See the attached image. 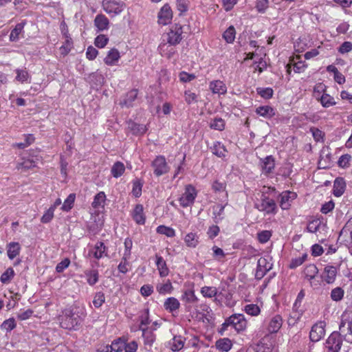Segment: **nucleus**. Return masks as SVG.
<instances>
[{
    "mask_svg": "<svg viewBox=\"0 0 352 352\" xmlns=\"http://www.w3.org/2000/svg\"><path fill=\"white\" fill-rule=\"evenodd\" d=\"M201 294L206 298L214 297L217 294V289L214 287H203L201 289Z\"/></svg>",
    "mask_w": 352,
    "mask_h": 352,
    "instance_id": "45",
    "label": "nucleus"
},
{
    "mask_svg": "<svg viewBox=\"0 0 352 352\" xmlns=\"http://www.w3.org/2000/svg\"><path fill=\"white\" fill-rule=\"evenodd\" d=\"M210 89L213 94H224L227 91L226 85L221 80L212 81L210 83Z\"/></svg>",
    "mask_w": 352,
    "mask_h": 352,
    "instance_id": "21",
    "label": "nucleus"
},
{
    "mask_svg": "<svg viewBox=\"0 0 352 352\" xmlns=\"http://www.w3.org/2000/svg\"><path fill=\"white\" fill-rule=\"evenodd\" d=\"M182 300L186 303L190 304L196 303L198 301V298L195 296L194 290L190 289L184 291L182 296Z\"/></svg>",
    "mask_w": 352,
    "mask_h": 352,
    "instance_id": "30",
    "label": "nucleus"
},
{
    "mask_svg": "<svg viewBox=\"0 0 352 352\" xmlns=\"http://www.w3.org/2000/svg\"><path fill=\"white\" fill-rule=\"evenodd\" d=\"M229 327L239 333L245 329L247 321L243 314H234L225 320L219 332L222 333V331L227 330Z\"/></svg>",
    "mask_w": 352,
    "mask_h": 352,
    "instance_id": "2",
    "label": "nucleus"
},
{
    "mask_svg": "<svg viewBox=\"0 0 352 352\" xmlns=\"http://www.w3.org/2000/svg\"><path fill=\"white\" fill-rule=\"evenodd\" d=\"M2 329L10 331L16 327L15 320L13 318H10L6 320L1 325Z\"/></svg>",
    "mask_w": 352,
    "mask_h": 352,
    "instance_id": "57",
    "label": "nucleus"
},
{
    "mask_svg": "<svg viewBox=\"0 0 352 352\" xmlns=\"http://www.w3.org/2000/svg\"><path fill=\"white\" fill-rule=\"evenodd\" d=\"M113 351L121 352L124 350L125 346V341L121 338H118L112 342L110 345Z\"/></svg>",
    "mask_w": 352,
    "mask_h": 352,
    "instance_id": "50",
    "label": "nucleus"
},
{
    "mask_svg": "<svg viewBox=\"0 0 352 352\" xmlns=\"http://www.w3.org/2000/svg\"><path fill=\"white\" fill-rule=\"evenodd\" d=\"M54 210L53 208H50L42 216L41 221L43 223H47L51 221L54 217Z\"/></svg>",
    "mask_w": 352,
    "mask_h": 352,
    "instance_id": "61",
    "label": "nucleus"
},
{
    "mask_svg": "<svg viewBox=\"0 0 352 352\" xmlns=\"http://www.w3.org/2000/svg\"><path fill=\"white\" fill-rule=\"evenodd\" d=\"M296 193L290 191L283 192L280 195V206L283 210H287L291 202L296 198Z\"/></svg>",
    "mask_w": 352,
    "mask_h": 352,
    "instance_id": "13",
    "label": "nucleus"
},
{
    "mask_svg": "<svg viewBox=\"0 0 352 352\" xmlns=\"http://www.w3.org/2000/svg\"><path fill=\"white\" fill-rule=\"evenodd\" d=\"M352 50V43L350 41H344L338 48V52L340 54H346Z\"/></svg>",
    "mask_w": 352,
    "mask_h": 352,
    "instance_id": "64",
    "label": "nucleus"
},
{
    "mask_svg": "<svg viewBox=\"0 0 352 352\" xmlns=\"http://www.w3.org/2000/svg\"><path fill=\"white\" fill-rule=\"evenodd\" d=\"M282 324L283 320L281 316L276 315L271 319L267 329L271 333H276L281 327Z\"/></svg>",
    "mask_w": 352,
    "mask_h": 352,
    "instance_id": "20",
    "label": "nucleus"
},
{
    "mask_svg": "<svg viewBox=\"0 0 352 352\" xmlns=\"http://www.w3.org/2000/svg\"><path fill=\"white\" fill-rule=\"evenodd\" d=\"M351 160V156L349 154L342 155L338 160V166L342 168H347L349 166V162Z\"/></svg>",
    "mask_w": 352,
    "mask_h": 352,
    "instance_id": "60",
    "label": "nucleus"
},
{
    "mask_svg": "<svg viewBox=\"0 0 352 352\" xmlns=\"http://www.w3.org/2000/svg\"><path fill=\"white\" fill-rule=\"evenodd\" d=\"M106 200V195L104 192H99L96 195L94 199V201L91 205L94 208H98L99 207H103L104 201Z\"/></svg>",
    "mask_w": 352,
    "mask_h": 352,
    "instance_id": "36",
    "label": "nucleus"
},
{
    "mask_svg": "<svg viewBox=\"0 0 352 352\" xmlns=\"http://www.w3.org/2000/svg\"><path fill=\"white\" fill-rule=\"evenodd\" d=\"M132 217L139 225H144L146 221V217L144 213V207L142 204L135 205L133 212Z\"/></svg>",
    "mask_w": 352,
    "mask_h": 352,
    "instance_id": "14",
    "label": "nucleus"
},
{
    "mask_svg": "<svg viewBox=\"0 0 352 352\" xmlns=\"http://www.w3.org/2000/svg\"><path fill=\"white\" fill-rule=\"evenodd\" d=\"M342 344V340L337 332L332 333L326 341V346L329 352H338L341 349Z\"/></svg>",
    "mask_w": 352,
    "mask_h": 352,
    "instance_id": "9",
    "label": "nucleus"
},
{
    "mask_svg": "<svg viewBox=\"0 0 352 352\" xmlns=\"http://www.w3.org/2000/svg\"><path fill=\"white\" fill-rule=\"evenodd\" d=\"M129 129L135 135H142L144 134L147 130L144 124H140L134 122H129L128 124Z\"/></svg>",
    "mask_w": 352,
    "mask_h": 352,
    "instance_id": "26",
    "label": "nucleus"
},
{
    "mask_svg": "<svg viewBox=\"0 0 352 352\" xmlns=\"http://www.w3.org/2000/svg\"><path fill=\"white\" fill-rule=\"evenodd\" d=\"M180 303L179 300L174 297L168 298L164 302V309L169 312H174L179 309Z\"/></svg>",
    "mask_w": 352,
    "mask_h": 352,
    "instance_id": "19",
    "label": "nucleus"
},
{
    "mask_svg": "<svg viewBox=\"0 0 352 352\" xmlns=\"http://www.w3.org/2000/svg\"><path fill=\"white\" fill-rule=\"evenodd\" d=\"M210 127L214 130L223 131L225 128V122L221 118H215L211 120Z\"/></svg>",
    "mask_w": 352,
    "mask_h": 352,
    "instance_id": "43",
    "label": "nucleus"
},
{
    "mask_svg": "<svg viewBox=\"0 0 352 352\" xmlns=\"http://www.w3.org/2000/svg\"><path fill=\"white\" fill-rule=\"evenodd\" d=\"M197 192L194 186L189 184L186 186L185 192L179 198V201L183 208H186L194 203Z\"/></svg>",
    "mask_w": 352,
    "mask_h": 352,
    "instance_id": "6",
    "label": "nucleus"
},
{
    "mask_svg": "<svg viewBox=\"0 0 352 352\" xmlns=\"http://www.w3.org/2000/svg\"><path fill=\"white\" fill-rule=\"evenodd\" d=\"M58 320L62 328L71 330L75 329L76 327L82 323L83 317L78 313L67 309L63 311L62 315L59 316Z\"/></svg>",
    "mask_w": 352,
    "mask_h": 352,
    "instance_id": "1",
    "label": "nucleus"
},
{
    "mask_svg": "<svg viewBox=\"0 0 352 352\" xmlns=\"http://www.w3.org/2000/svg\"><path fill=\"white\" fill-rule=\"evenodd\" d=\"M275 167L274 158L272 155L267 156L262 160V172L267 175L272 172Z\"/></svg>",
    "mask_w": 352,
    "mask_h": 352,
    "instance_id": "16",
    "label": "nucleus"
},
{
    "mask_svg": "<svg viewBox=\"0 0 352 352\" xmlns=\"http://www.w3.org/2000/svg\"><path fill=\"white\" fill-rule=\"evenodd\" d=\"M16 80L21 82H28L30 78L28 72L24 69H16Z\"/></svg>",
    "mask_w": 352,
    "mask_h": 352,
    "instance_id": "54",
    "label": "nucleus"
},
{
    "mask_svg": "<svg viewBox=\"0 0 352 352\" xmlns=\"http://www.w3.org/2000/svg\"><path fill=\"white\" fill-rule=\"evenodd\" d=\"M157 291L160 294H170L173 289L172 283L169 280L166 283L158 284L156 287Z\"/></svg>",
    "mask_w": 352,
    "mask_h": 352,
    "instance_id": "39",
    "label": "nucleus"
},
{
    "mask_svg": "<svg viewBox=\"0 0 352 352\" xmlns=\"http://www.w3.org/2000/svg\"><path fill=\"white\" fill-rule=\"evenodd\" d=\"M21 246L17 242H11L7 245V253L10 259H14L20 253Z\"/></svg>",
    "mask_w": 352,
    "mask_h": 352,
    "instance_id": "22",
    "label": "nucleus"
},
{
    "mask_svg": "<svg viewBox=\"0 0 352 352\" xmlns=\"http://www.w3.org/2000/svg\"><path fill=\"white\" fill-rule=\"evenodd\" d=\"M107 248L104 245L103 242L98 241L96 243L94 250L91 251L93 256L97 258L100 259L102 257L107 256Z\"/></svg>",
    "mask_w": 352,
    "mask_h": 352,
    "instance_id": "17",
    "label": "nucleus"
},
{
    "mask_svg": "<svg viewBox=\"0 0 352 352\" xmlns=\"http://www.w3.org/2000/svg\"><path fill=\"white\" fill-rule=\"evenodd\" d=\"M151 166L153 168L154 174L157 177L164 175L169 171V166L167 164L166 158L163 155L157 156L152 162Z\"/></svg>",
    "mask_w": 352,
    "mask_h": 352,
    "instance_id": "5",
    "label": "nucleus"
},
{
    "mask_svg": "<svg viewBox=\"0 0 352 352\" xmlns=\"http://www.w3.org/2000/svg\"><path fill=\"white\" fill-rule=\"evenodd\" d=\"M320 102L324 107H329L336 104L334 98L327 94H322L320 98Z\"/></svg>",
    "mask_w": 352,
    "mask_h": 352,
    "instance_id": "52",
    "label": "nucleus"
},
{
    "mask_svg": "<svg viewBox=\"0 0 352 352\" xmlns=\"http://www.w3.org/2000/svg\"><path fill=\"white\" fill-rule=\"evenodd\" d=\"M120 57L118 50L116 49H111L104 59V61L107 65H113L119 60Z\"/></svg>",
    "mask_w": 352,
    "mask_h": 352,
    "instance_id": "27",
    "label": "nucleus"
},
{
    "mask_svg": "<svg viewBox=\"0 0 352 352\" xmlns=\"http://www.w3.org/2000/svg\"><path fill=\"white\" fill-rule=\"evenodd\" d=\"M325 334L324 326L322 322L314 324L311 329L309 333V338L312 342H318Z\"/></svg>",
    "mask_w": 352,
    "mask_h": 352,
    "instance_id": "12",
    "label": "nucleus"
},
{
    "mask_svg": "<svg viewBox=\"0 0 352 352\" xmlns=\"http://www.w3.org/2000/svg\"><path fill=\"white\" fill-rule=\"evenodd\" d=\"M339 329L340 337L342 336L346 342L352 343V319L349 314L344 312L342 314Z\"/></svg>",
    "mask_w": 352,
    "mask_h": 352,
    "instance_id": "3",
    "label": "nucleus"
},
{
    "mask_svg": "<svg viewBox=\"0 0 352 352\" xmlns=\"http://www.w3.org/2000/svg\"><path fill=\"white\" fill-rule=\"evenodd\" d=\"M271 267L272 265L267 263L265 258H259L257 263L255 278L258 280H261L264 277V276L271 269Z\"/></svg>",
    "mask_w": 352,
    "mask_h": 352,
    "instance_id": "10",
    "label": "nucleus"
},
{
    "mask_svg": "<svg viewBox=\"0 0 352 352\" xmlns=\"http://www.w3.org/2000/svg\"><path fill=\"white\" fill-rule=\"evenodd\" d=\"M173 17L172 10L168 4H165L158 13V23L162 25H167L170 23Z\"/></svg>",
    "mask_w": 352,
    "mask_h": 352,
    "instance_id": "11",
    "label": "nucleus"
},
{
    "mask_svg": "<svg viewBox=\"0 0 352 352\" xmlns=\"http://www.w3.org/2000/svg\"><path fill=\"white\" fill-rule=\"evenodd\" d=\"M322 221L320 219H314L309 221L307 230L311 233H316L320 228Z\"/></svg>",
    "mask_w": 352,
    "mask_h": 352,
    "instance_id": "41",
    "label": "nucleus"
},
{
    "mask_svg": "<svg viewBox=\"0 0 352 352\" xmlns=\"http://www.w3.org/2000/svg\"><path fill=\"white\" fill-rule=\"evenodd\" d=\"M109 23V19L103 14H98L94 19V25L99 31L107 30Z\"/></svg>",
    "mask_w": 352,
    "mask_h": 352,
    "instance_id": "24",
    "label": "nucleus"
},
{
    "mask_svg": "<svg viewBox=\"0 0 352 352\" xmlns=\"http://www.w3.org/2000/svg\"><path fill=\"white\" fill-rule=\"evenodd\" d=\"M156 257V265L157 269L159 270V273L160 276L165 277L168 274L169 270L167 267L166 263L164 260V258L157 254L155 256Z\"/></svg>",
    "mask_w": 352,
    "mask_h": 352,
    "instance_id": "23",
    "label": "nucleus"
},
{
    "mask_svg": "<svg viewBox=\"0 0 352 352\" xmlns=\"http://www.w3.org/2000/svg\"><path fill=\"white\" fill-rule=\"evenodd\" d=\"M268 0H256V8L258 12L264 13L268 8Z\"/></svg>",
    "mask_w": 352,
    "mask_h": 352,
    "instance_id": "63",
    "label": "nucleus"
},
{
    "mask_svg": "<svg viewBox=\"0 0 352 352\" xmlns=\"http://www.w3.org/2000/svg\"><path fill=\"white\" fill-rule=\"evenodd\" d=\"M324 280L328 283H333L336 277L337 270L334 266L327 265L324 267Z\"/></svg>",
    "mask_w": 352,
    "mask_h": 352,
    "instance_id": "25",
    "label": "nucleus"
},
{
    "mask_svg": "<svg viewBox=\"0 0 352 352\" xmlns=\"http://www.w3.org/2000/svg\"><path fill=\"white\" fill-rule=\"evenodd\" d=\"M130 257H126L124 256H122L120 264L118 266V270L120 273L126 274L129 269L130 263L129 262V259Z\"/></svg>",
    "mask_w": 352,
    "mask_h": 352,
    "instance_id": "49",
    "label": "nucleus"
},
{
    "mask_svg": "<svg viewBox=\"0 0 352 352\" xmlns=\"http://www.w3.org/2000/svg\"><path fill=\"white\" fill-rule=\"evenodd\" d=\"M76 195L75 194H70L67 199L65 200L61 209L63 211H69L70 210L74 205V201H75Z\"/></svg>",
    "mask_w": 352,
    "mask_h": 352,
    "instance_id": "46",
    "label": "nucleus"
},
{
    "mask_svg": "<svg viewBox=\"0 0 352 352\" xmlns=\"http://www.w3.org/2000/svg\"><path fill=\"white\" fill-rule=\"evenodd\" d=\"M25 24L26 22L23 21L16 25L15 28L11 31L10 34V39L11 41H16L18 40L19 36L21 33Z\"/></svg>",
    "mask_w": 352,
    "mask_h": 352,
    "instance_id": "32",
    "label": "nucleus"
},
{
    "mask_svg": "<svg viewBox=\"0 0 352 352\" xmlns=\"http://www.w3.org/2000/svg\"><path fill=\"white\" fill-rule=\"evenodd\" d=\"M344 290L341 287H336L331 290V298L333 301H340L343 298Z\"/></svg>",
    "mask_w": 352,
    "mask_h": 352,
    "instance_id": "51",
    "label": "nucleus"
},
{
    "mask_svg": "<svg viewBox=\"0 0 352 352\" xmlns=\"http://www.w3.org/2000/svg\"><path fill=\"white\" fill-rule=\"evenodd\" d=\"M85 275L87 277V283L93 286L98 282L99 273L97 270H86Z\"/></svg>",
    "mask_w": 352,
    "mask_h": 352,
    "instance_id": "28",
    "label": "nucleus"
},
{
    "mask_svg": "<svg viewBox=\"0 0 352 352\" xmlns=\"http://www.w3.org/2000/svg\"><path fill=\"white\" fill-rule=\"evenodd\" d=\"M138 96V90L132 89L129 91L123 100L120 101V104L122 107H130L133 106V102L135 100Z\"/></svg>",
    "mask_w": 352,
    "mask_h": 352,
    "instance_id": "18",
    "label": "nucleus"
},
{
    "mask_svg": "<svg viewBox=\"0 0 352 352\" xmlns=\"http://www.w3.org/2000/svg\"><path fill=\"white\" fill-rule=\"evenodd\" d=\"M256 113L266 118H272L275 115L274 109L270 106H261L256 108Z\"/></svg>",
    "mask_w": 352,
    "mask_h": 352,
    "instance_id": "29",
    "label": "nucleus"
},
{
    "mask_svg": "<svg viewBox=\"0 0 352 352\" xmlns=\"http://www.w3.org/2000/svg\"><path fill=\"white\" fill-rule=\"evenodd\" d=\"M15 275L12 267H8L1 276L0 280L3 284H8L11 282Z\"/></svg>",
    "mask_w": 352,
    "mask_h": 352,
    "instance_id": "37",
    "label": "nucleus"
},
{
    "mask_svg": "<svg viewBox=\"0 0 352 352\" xmlns=\"http://www.w3.org/2000/svg\"><path fill=\"white\" fill-rule=\"evenodd\" d=\"M157 232L168 237H173L175 235V232L173 228L165 226H159L157 228Z\"/></svg>",
    "mask_w": 352,
    "mask_h": 352,
    "instance_id": "48",
    "label": "nucleus"
},
{
    "mask_svg": "<svg viewBox=\"0 0 352 352\" xmlns=\"http://www.w3.org/2000/svg\"><path fill=\"white\" fill-rule=\"evenodd\" d=\"M102 7L107 13L116 15L123 10L124 4L116 0H103Z\"/></svg>",
    "mask_w": 352,
    "mask_h": 352,
    "instance_id": "8",
    "label": "nucleus"
},
{
    "mask_svg": "<svg viewBox=\"0 0 352 352\" xmlns=\"http://www.w3.org/2000/svg\"><path fill=\"white\" fill-rule=\"evenodd\" d=\"M140 329L142 331V336L144 338L145 344L151 345L155 340V336L153 333L147 332V329L143 327H140Z\"/></svg>",
    "mask_w": 352,
    "mask_h": 352,
    "instance_id": "56",
    "label": "nucleus"
},
{
    "mask_svg": "<svg viewBox=\"0 0 352 352\" xmlns=\"http://www.w3.org/2000/svg\"><path fill=\"white\" fill-rule=\"evenodd\" d=\"M245 311L251 316H257L260 313V308L254 304L247 305L245 307Z\"/></svg>",
    "mask_w": 352,
    "mask_h": 352,
    "instance_id": "58",
    "label": "nucleus"
},
{
    "mask_svg": "<svg viewBox=\"0 0 352 352\" xmlns=\"http://www.w3.org/2000/svg\"><path fill=\"white\" fill-rule=\"evenodd\" d=\"M143 182L141 180L136 179L133 181L132 193L135 197H140L142 195V188Z\"/></svg>",
    "mask_w": 352,
    "mask_h": 352,
    "instance_id": "44",
    "label": "nucleus"
},
{
    "mask_svg": "<svg viewBox=\"0 0 352 352\" xmlns=\"http://www.w3.org/2000/svg\"><path fill=\"white\" fill-rule=\"evenodd\" d=\"M69 265H70V260L68 258H66L56 265V271L58 273H61L66 268H67L69 266Z\"/></svg>",
    "mask_w": 352,
    "mask_h": 352,
    "instance_id": "62",
    "label": "nucleus"
},
{
    "mask_svg": "<svg viewBox=\"0 0 352 352\" xmlns=\"http://www.w3.org/2000/svg\"><path fill=\"white\" fill-rule=\"evenodd\" d=\"M105 297L104 294L102 292H97L93 300V305L95 307L99 308L102 304L104 302Z\"/></svg>",
    "mask_w": 352,
    "mask_h": 352,
    "instance_id": "53",
    "label": "nucleus"
},
{
    "mask_svg": "<svg viewBox=\"0 0 352 352\" xmlns=\"http://www.w3.org/2000/svg\"><path fill=\"white\" fill-rule=\"evenodd\" d=\"M109 41V38L104 34H100L95 38L94 44L98 47H104Z\"/></svg>",
    "mask_w": 352,
    "mask_h": 352,
    "instance_id": "59",
    "label": "nucleus"
},
{
    "mask_svg": "<svg viewBox=\"0 0 352 352\" xmlns=\"http://www.w3.org/2000/svg\"><path fill=\"white\" fill-rule=\"evenodd\" d=\"M255 208L259 211L264 212L266 214H276L277 212V206L275 201L268 197L263 195L260 204H255Z\"/></svg>",
    "mask_w": 352,
    "mask_h": 352,
    "instance_id": "4",
    "label": "nucleus"
},
{
    "mask_svg": "<svg viewBox=\"0 0 352 352\" xmlns=\"http://www.w3.org/2000/svg\"><path fill=\"white\" fill-rule=\"evenodd\" d=\"M236 31L234 26L230 25L223 34V38L228 43H232L235 38Z\"/></svg>",
    "mask_w": 352,
    "mask_h": 352,
    "instance_id": "40",
    "label": "nucleus"
},
{
    "mask_svg": "<svg viewBox=\"0 0 352 352\" xmlns=\"http://www.w3.org/2000/svg\"><path fill=\"white\" fill-rule=\"evenodd\" d=\"M125 170V166L121 162H116L111 168V174L114 177H120Z\"/></svg>",
    "mask_w": 352,
    "mask_h": 352,
    "instance_id": "35",
    "label": "nucleus"
},
{
    "mask_svg": "<svg viewBox=\"0 0 352 352\" xmlns=\"http://www.w3.org/2000/svg\"><path fill=\"white\" fill-rule=\"evenodd\" d=\"M227 152L224 145L221 144L220 142H217L214 144L212 148V153L215 155L223 157H225V153Z\"/></svg>",
    "mask_w": 352,
    "mask_h": 352,
    "instance_id": "47",
    "label": "nucleus"
},
{
    "mask_svg": "<svg viewBox=\"0 0 352 352\" xmlns=\"http://www.w3.org/2000/svg\"><path fill=\"white\" fill-rule=\"evenodd\" d=\"M198 239L196 233L190 232L185 236L184 241L188 247L195 248L199 243Z\"/></svg>",
    "mask_w": 352,
    "mask_h": 352,
    "instance_id": "31",
    "label": "nucleus"
},
{
    "mask_svg": "<svg viewBox=\"0 0 352 352\" xmlns=\"http://www.w3.org/2000/svg\"><path fill=\"white\" fill-rule=\"evenodd\" d=\"M185 339L182 336H175L173 339L171 349L174 351L181 350L184 345Z\"/></svg>",
    "mask_w": 352,
    "mask_h": 352,
    "instance_id": "42",
    "label": "nucleus"
},
{
    "mask_svg": "<svg viewBox=\"0 0 352 352\" xmlns=\"http://www.w3.org/2000/svg\"><path fill=\"white\" fill-rule=\"evenodd\" d=\"M257 94H259L262 98L265 99L271 98L273 96L274 91L272 88H257Z\"/></svg>",
    "mask_w": 352,
    "mask_h": 352,
    "instance_id": "55",
    "label": "nucleus"
},
{
    "mask_svg": "<svg viewBox=\"0 0 352 352\" xmlns=\"http://www.w3.org/2000/svg\"><path fill=\"white\" fill-rule=\"evenodd\" d=\"M346 188V182L342 177H337L333 183V194L339 197L342 196Z\"/></svg>",
    "mask_w": 352,
    "mask_h": 352,
    "instance_id": "15",
    "label": "nucleus"
},
{
    "mask_svg": "<svg viewBox=\"0 0 352 352\" xmlns=\"http://www.w3.org/2000/svg\"><path fill=\"white\" fill-rule=\"evenodd\" d=\"M318 273L317 267L314 264L307 265L304 270L305 278L311 281Z\"/></svg>",
    "mask_w": 352,
    "mask_h": 352,
    "instance_id": "33",
    "label": "nucleus"
},
{
    "mask_svg": "<svg viewBox=\"0 0 352 352\" xmlns=\"http://www.w3.org/2000/svg\"><path fill=\"white\" fill-rule=\"evenodd\" d=\"M232 345V342L228 338L219 339L216 342L217 348L221 351H228Z\"/></svg>",
    "mask_w": 352,
    "mask_h": 352,
    "instance_id": "34",
    "label": "nucleus"
},
{
    "mask_svg": "<svg viewBox=\"0 0 352 352\" xmlns=\"http://www.w3.org/2000/svg\"><path fill=\"white\" fill-rule=\"evenodd\" d=\"M182 25L175 24L166 35L167 42L172 45L178 44L182 39Z\"/></svg>",
    "mask_w": 352,
    "mask_h": 352,
    "instance_id": "7",
    "label": "nucleus"
},
{
    "mask_svg": "<svg viewBox=\"0 0 352 352\" xmlns=\"http://www.w3.org/2000/svg\"><path fill=\"white\" fill-rule=\"evenodd\" d=\"M36 162L31 159H24L22 162L18 163L16 168L18 170H28L35 167Z\"/></svg>",
    "mask_w": 352,
    "mask_h": 352,
    "instance_id": "38",
    "label": "nucleus"
}]
</instances>
